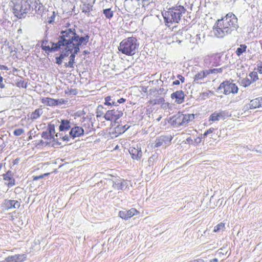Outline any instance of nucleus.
Wrapping results in <instances>:
<instances>
[{"mask_svg":"<svg viewBox=\"0 0 262 262\" xmlns=\"http://www.w3.org/2000/svg\"><path fill=\"white\" fill-rule=\"evenodd\" d=\"M62 41H64L61 49L65 50L67 57L70 55L69 61L65 63L66 67L74 68L75 55L79 51V47L86 45L89 41V36L80 37L76 33L75 29L71 28L69 34H65Z\"/></svg>","mask_w":262,"mask_h":262,"instance_id":"f257e3e1","label":"nucleus"},{"mask_svg":"<svg viewBox=\"0 0 262 262\" xmlns=\"http://www.w3.org/2000/svg\"><path fill=\"white\" fill-rule=\"evenodd\" d=\"M237 18L232 13H229L221 19H218L213 28L214 35L217 38H223L238 28Z\"/></svg>","mask_w":262,"mask_h":262,"instance_id":"f03ea898","label":"nucleus"},{"mask_svg":"<svg viewBox=\"0 0 262 262\" xmlns=\"http://www.w3.org/2000/svg\"><path fill=\"white\" fill-rule=\"evenodd\" d=\"M186 11L184 7L179 4L168 9L163 13L166 25L170 27L173 23H178Z\"/></svg>","mask_w":262,"mask_h":262,"instance_id":"7ed1b4c3","label":"nucleus"},{"mask_svg":"<svg viewBox=\"0 0 262 262\" xmlns=\"http://www.w3.org/2000/svg\"><path fill=\"white\" fill-rule=\"evenodd\" d=\"M139 46L137 39L135 37H130L122 40L118 49L124 54L133 56L137 52Z\"/></svg>","mask_w":262,"mask_h":262,"instance_id":"20e7f679","label":"nucleus"},{"mask_svg":"<svg viewBox=\"0 0 262 262\" xmlns=\"http://www.w3.org/2000/svg\"><path fill=\"white\" fill-rule=\"evenodd\" d=\"M31 0H18L12 1L13 11L15 16L19 18H24L26 14L31 12Z\"/></svg>","mask_w":262,"mask_h":262,"instance_id":"39448f33","label":"nucleus"},{"mask_svg":"<svg viewBox=\"0 0 262 262\" xmlns=\"http://www.w3.org/2000/svg\"><path fill=\"white\" fill-rule=\"evenodd\" d=\"M71 30V28H66L64 29H62L59 35L58 42L57 43H52L51 47H50L49 45H47V41H43L41 46L42 49L46 52H51L56 51L58 49H61L64 43V41H62V39H63V37H64L65 34H69Z\"/></svg>","mask_w":262,"mask_h":262,"instance_id":"423d86ee","label":"nucleus"},{"mask_svg":"<svg viewBox=\"0 0 262 262\" xmlns=\"http://www.w3.org/2000/svg\"><path fill=\"white\" fill-rule=\"evenodd\" d=\"M194 118L193 114H179L175 116L173 122L177 126L186 125L190 121L192 120Z\"/></svg>","mask_w":262,"mask_h":262,"instance_id":"0eeeda50","label":"nucleus"},{"mask_svg":"<svg viewBox=\"0 0 262 262\" xmlns=\"http://www.w3.org/2000/svg\"><path fill=\"white\" fill-rule=\"evenodd\" d=\"M219 89L224 90V93L225 95H228L230 93H236L238 91V88L235 83L231 82L229 81H224L222 83Z\"/></svg>","mask_w":262,"mask_h":262,"instance_id":"6e6552de","label":"nucleus"},{"mask_svg":"<svg viewBox=\"0 0 262 262\" xmlns=\"http://www.w3.org/2000/svg\"><path fill=\"white\" fill-rule=\"evenodd\" d=\"M123 115V113L118 110H112L107 111L104 115V118L108 121H116Z\"/></svg>","mask_w":262,"mask_h":262,"instance_id":"1a4fd4ad","label":"nucleus"},{"mask_svg":"<svg viewBox=\"0 0 262 262\" xmlns=\"http://www.w3.org/2000/svg\"><path fill=\"white\" fill-rule=\"evenodd\" d=\"M139 213V212L137 211L136 209L131 208L128 210L124 209L123 210L120 211L119 212L118 215L122 219L126 220L132 217L134 215Z\"/></svg>","mask_w":262,"mask_h":262,"instance_id":"9d476101","label":"nucleus"},{"mask_svg":"<svg viewBox=\"0 0 262 262\" xmlns=\"http://www.w3.org/2000/svg\"><path fill=\"white\" fill-rule=\"evenodd\" d=\"M27 258L25 254H15L9 256L4 260V262H23Z\"/></svg>","mask_w":262,"mask_h":262,"instance_id":"9b49d317","label":"nucleus"},{"mask_svg":"<svg viewBox=\"0 0 262 262\" xmlns=\"http://www.w3.org/2000/svg\"><path fill=\"white\" fill-rule=\"evenodd\" d=\"M171 98L174 99V102L181 104L184 101L185 95L182 90L177 91L171 94Z\"/></svg>","mask_w":262,"mask_h":262,"instance_id":"f8f14e48","label":"nucleus"},{"mask_svg":"<svg viewBox=\"0 0 262 262\" xmlns=\"http://www.w3.org/2000/svg\"><path fill=\"white\" fill-rule=\"evenodd\" d=\"M129 152L134 160H139L142 156V152L140 147L137 145V147H130L129 149Z\"/></svg>","mask_w":262,"mask_h":262,"instance_id":"ddd939ff","label":"nucleus"},{"mask_svg":"<svg viewBox=\"0 0 262 262\" xmlns=\"http://www.w3.org/2000/svg\"><path fill=\"white\" fill-rule=\"evenodd\" d=\"M3 207L5 210L11 208H18L20 203L17 201L5 200L3 204Z\"/></svg>","mask_w":262,"mask_h":262,"instance_id":"4468645a","label":"nucleus"},{"mask_svg":"<svg viewBox=\"0 0 262 262\" xmlns=\"http://www.w3.org/2000/svg\"><path fill=\"white\" fill-rule=\"evenodd\" d=\"M217 55L215 54H209L206 56L204 58V63L206 66H214L216 64Z\"/></svg>","mask_w":262,"mask_h":262,"instance_id":"2eb2a0df","label":"nucleus"},{"mask_svg":"<svg viewBox=\"0 0 262 262\" xmlns=\"http://www.w3.org/2000/svg\"><path fill=\"white\" fill-rule=\"evenodd\" d=\"M227 116V113L224 111L215 112L210 116L209 121H217L221 119H224Z\"/></svg>","mask_w":262,"mask_h":262,"instance_id":"dca6fc26","label":"nucleus"},{"mask_svg":"<svg viewBox=\"0 0 262 262\" xmlns=\"http://www.w3.org/2000/svg\"><path fill=\"white\" fill-rule=\"evenodd\" d=\"M84 134L83 129L79 126H74L71 127L70 135L73 138L78 137L83 135Z\"/></svg>","mask_w":262,"mask_h":262,"instance_id":"f3484780","label":"nucleus"},{"mask_svg":"<svg viewBox=\"0 0 262 262\" xmlns=\"http://www.w3.org/2000/svg\"><path fill=\"white\" fill-rule=\"evenodd\" d=\"M31 12L35 10L36 12L40 13L43 10L42 4L38 0H31Z\"/></svg>","mask_w":262,"mask_h":262,"instance_id":"a211bd4d","label":"nucleus"},{"mask_svg":"<svg viewBox=\"0 0 262 262\" xmlns=\"http://www.w3.org/2000/svg\"><path fill=\"white\" fill-rule=\"evenodd\" d=\"M63 101L62 99L55 100L51 98L45 97L41 99V102L43 104L49 106H55L58 103H61V101Z\"/></svg>","mask_w":262,"mask_h":262,"instance_id":"6ab92c4d","label":"nucleus"},{"mask_svg":"<svg viewBox=\"0 0 262 262\" xmlns=\"http://www.w3.org/2000/svg\"><path fill=\"white\" fill-rule=\"evenodd\" d=\"M262 105V97H258L250 101L248 104L250 109H255L259 107Z\"/></svg>","mask_w":262,"mask_h":262,"instance_id":"aec40b11","label":"nucleus"},{"mask_svg":"<svg viewBox=\"0 0 262 262\" xmlns=\"http://www.w3.org/2000/svg\"><path fill=\"white\" fill-rule=\"evenodd\" d=\"M168 138L166 136H161L160 138L157 139L155 141V147H159L161 146H166L167 144H169L170 141H167Z\"/></svg>","mask_w":262,"mask_h":262,"instance_id":"412c9836","label":"nucleus"},{"mask_svg":"<svg viewBox=\"0 0 262 262\" xmlns=\"http://www.w3.org/2000/svg\"><path fill=\"white\" fill-rule=\"evenodd\" d=\"M71 128L70 122L68 120H62L59 126L60 131H67Z\"/></svg>","mask_w":262,"mask_h":262,"instance_id":"4be33fe9","label":"nucleus"},{"mask_svg":"<svg viewBox=\"0 0 262 262\" xmlns=\"http://www.w3.org/2000/svg\"><path fill=\"white\" fill-rule=\"evenodd\" d=\"M208 75V73L207 72V70L202 71L196 74H195L194 76V81H198L199 80H201L204 78L206 77Z\"/></svg>","mask_w":262,"mask_h":262,"instance_id":"5701e85b","label":"nucleus"},{"mask_svg":"<svg viewBox=\"0 0 262 262\" xmlns=\"http://www.w3.org/2000/svg\"><path fill=\"white\" fill-rule=\"evenodd\" d=\"M134 0H125V6L126 8V10L129 12H132L135 9V7H133L132 5V2ZM139 0H136V1H138Z\"/></svg>","mask_w":262,"mask_h":262,"instance_id":"b1692460","label":"nucleus"},{"mask_svg":"<svg viewBox=\"0 0 262 262\" xmlns=\"http://www.w3.org/2000/svg\"><path fill=\"white\" fill-rule=\"evenodd\" d=\"M225 229V224L224 223H220L217 225H216L213 230V232H220L223 231Z\"/></svg>","mask_w":262,"mask_h":262,"instance_id":"393cba45","label":"nucleus"},{"mask_svg":"<svg viewBox=\"0 0 262 262\" xmlns=\"http://www.w3.org/2000/svg\"><path fill=\"white\" fill-rule=\"evenodd\" d=\"M42 114V111L41 109H36L31 114L30 118L33 120L36 119L38 118Z\"/></svg>","mask_w":262,"mask_h":262,"instance_id":"a878e982","label":"nucleus"},{"mask_svg":"<svg viewBox=\"0 0 262 262\" xmlns=\"http://www.w3.org/2000/svg\"><path fill=\"white\" fill-rule=\"evenodd\" d=\"M103 13L107 19H111L114 15V12L111 8L105 9L103 10Z\"/></svg>","mask_w":262,"mask_h":262,"instance_id":"bb28decb","label":"nucleus"},{"mask_svg":"<svg viewBox=\"0 0 262 262\" xmlns=\"http://www.w3.org/2000/svg\"><path fill=\"white\" fill-rule=\"evenodd\" d=\"M62 51L60 54V55L56 58V63L58 64H61L63 60H64L65 57H67V54L65 53V50L64 49H62Z\"/></svg>","mask_w":262,"mask_h":262,"instance_id":"cd10ccee","label":"nucleus"},{"mask_svg":"<svg viewBox=\"0 0 262 262\" xmlns=\"http://www.w3.org/2000/svg\"><path fill=\"white\" fill-rule=\"evenodd\" d=\"M247 46L245 45H241L240 47L236 49V54L239 56L246 51Z\"/></svg>","mask_w":262,"mask_h":262,"instance_id":"c85d7f7f","label":"nucleus"},{"mask_svg":"<svg viewBox=\"0 0 262 262\" xmlns=\"http://www.w3.org/2000/svg\"><path fill=\"white\" fill-rule=\"evenodd\" d=\"M42 138L45 139L49 140L51 141V140L53 139V141L55 140L54 136H52L51 133H49L48 131L43 132L41 135Z\"/></svg>","mask_w":262,"mask_h":262,"instance_id":"c756f323","label":"nucleus"},{"mask_svg":"<svg viewBox=\"0 0 262 262\" xmlns=\"http://www.w3.org/2000/svg\"><path fill=\"white\" fill-rule=\"evenodd\" d=\"M105 105L117 106V103L112 100L111 96H107L105 98Z\"/></svg>","mask_w":262,"mask_h":262,"instance_id":"7c9ffc66","label":"nucleus"},{"mask_svg":"<svg viewBox=\"0 0 262 262\" xmlns=\"http://www.w3.org/2000/svg\"><path fill=\"white\" fill-rule=\"evenodd\" d=\"M48 132L49 133H51V135H52V136H54V137H58V135L57 134L55 135V126H54V124H50L48 125Z\"/></svg>","mask_w":262,"mask_h":262,"instance_id":"2f4dec72","label":"nucleus"},{"mask_svg":"<svg viewBox=\"0 0 262 262\" xmlns=\"http://www.w3.org/2000/svg\"><path fill=\"white\" fill-rule=\"evenodd\" d=\"M190 42L193 43L199 44L201 42L200 34H196L193 38L190 39Z\"/></svg>","mask_w":262,"mask_h":262,"instance_id":"473e14b6","label":"nucleus"},{"mask_svg":"<svg viewBox=\"0 0 262 262\" xmlns=\"http://www.w3.org/2000/svg\"><path fill=\"white\" fill-rule=\"evenodd\" d=\"M120 179H116L115 180L113 181V187L117 190H120V184H121Z\"/></svg>","mask_w":262,"mask_h":262,"instance_id":"72a5a7b5","label":"nucleus"},{"mask_svg":"<svg viewBox=\"0 0 262 262\" xmlns=\"http://www.w3.org/2000/svg\"><path fill=\"white\" fill-rule=\"evenodd\" d=\"M56 17L55 12L54 11L52 12V14L51 16L48 17L47 19V22L49 24H52L54 22L55 18Z\"/></svg>","mask_w":262,"mask_h":262,"instance_id":"f704fd0d","label":"nucleus"},{"mask_svg":"<svg viewBox=\"0 0 262 262\" xmlns=\"http://www.w3.org/2000/svg\"><path fill=\"white\" fill-rule=\"evenodd\" d=\"M208 75L210 74H217L218 73H221L223 71L222 68L213 69L207 70Z\"/></svg>","mask_w":262,"mask_h":262,"instance_id":"c9c22d12","label":"nucleus"},{"mask_svg":"<svg viewBox=\"0 0 262 262\" xmlns=\"http://www.w3.org/2000/svg\"><path fill=\"white\" fill-rule=\"evenodd\" d=\"M212 94L213 93L211 91L208 90L206 92L201 93V95L202 98L205 99L206 98L209 97L210 95H212Z\"/></svg>","mask_w":262,"mask_h":262,"instance_id":"e433bc0d","label":"nucleus"},{"mask_svg":"<svg viewBox=\"0 0 262 262\" xmlns=\"http://www.w3.org/2000/svg\"><path fill=\"white\" fill-rule=\"evenodd\" d=\"M128 186V182L127 181L121 180V184H120V190H124Z\"/></svg>","mask_w":262,"mask_h":262,"instance_id":"4c0bfd02","label":"nucleus"},{"mask_svg":"<svg viewBox=\"0 0 262 262\" xmlns=\"http://www.w3.org/2000/svg\"><path fill=\"white\" fill-rule=\"evenodd\" d=\"M152 3V0H142V6L145 9H148V6Z\"/></svg>","mask_w":262,"mask_h":262,"instance_id":"58836bf2","label":"nucleus"},{"mask_svg":"<svg viewBox=\"0 0 262 262\" xmlns=\"http://www.w3.org/2000/svg\"><path fill=\"white\" fill-rule=\"evenodd\" d=\"M24 129L23 128H17L14 130L13 134L16 136H19L24 133Z\"/></svg>","mask_w":262,"mask_h":262,"instance_id":"ea45409f","label":"nucleus"},{"mask_svg":"<svg viewBox=\"0 0 262 262\" xmlns=\"http://www.w3.org/2000/svg\"><path fill=\"white\" fill-rule=\"evenodd\" d=\"M249 76L252 78H253V81H255L256 79H257V73L256 72H252L249 74Z\"/></svg>","mask_w":262,"mask_h":262,"instance_id":"a19ab883","label":"nucleus"},{"mask_svg":"<svg viewBox=\"0 0 262 262\" xmlns=\"http://www.w3.org/2000/svg\"><path fill=\"white\" fill-rule=\"evenodd\" d=\"M244 81L245 82L244 83L243 82V83L245 84V86L249 85L251 83V80H249V79H245V80H244Z\"/></svg>","mask_w":262,"mask_h":262,"instance_id":"79ce46f5","label":"nucleus"},{"mask_svg":"<svg viewBox=\"0 0 262 262\" xmlns=\"http://www.w3.org/2000/svg\"><path fill=\"white\" fill-rule=\"evenodd\" d=\"M186 142L189 144H194L193 140H192L190 137H188L186 139Z\"/></svg>","mask_w":262,"mask_h":262,"instance_id":"37998d69","label":"nucleus"},{"mask_svg":"<svg viewBox=\"0 0 262 262\" xmlns=\"http://www.w3.org/2000/svg\"><path fill=\"white\" fill-rule=\"evenodd\" d=\"M126 100L123 98H121L119 99H118L117 100V102H116L117 103V105H118V103H124V102H125Z\"/></svg>","mask_w":262,"mask_h":262,"instance_id":"c03bdc74","label":"nucleus"},{"mask_svg":"<svg viewBox=\"0 0 262 262\" xmlns=\"http://www.w3.org/2000/svg\"><path fill=\"white\" fill-rule=\"evenodd\" d=\"M202 137H197L193 140L194 142H195L196 144L199 143L202 141Z\"/></svg>","mask_w":262,"mask_h":262,"instance_id":"a18cd8bd","label":"nucleus"},{"mask_svg":"<svg viewBox=\"0 0 262 262\" xmlns=\"http://www.w3.org/2000/svg\"><path fill=\"white\" fill-rule=\"evenodd\" d=\"M0 70H8V67L4 65H0Z\"/></svg>","mask_w":262,"mask_h":262,"instance_id":"49530a36","label":"nucleus"},{"mask_svg":"<svg viewBox=\"0 0 262 262\" xmlns=\"http://www.w3.org/2000/svg\"><path fill=\"white\" fill-rule=\"evenodd\" d=\"M214 130V128H210L209 129H208L206 132H207V134H211L213 132Z\"/></svg>","mask_w":262,"mask_h":262,"instance_id":"de8ad7c7","label":"nucleus"},{"mask_svg":"<svg viewBox=\"0 0 262 262\" xmlns=\"http://www.w3.org/2000/svg\"><path fill=\"white\" fill-rule=\"evenodd\" d=\"M178 78L182 82L184 81L185 78L182 75H179Z\"/></svg>","mask_w":262,"mask_h":262,"instance_id":"09e8293b","label":"nucleus"},{"mask_svg":"<svg viewBox=\"0 0 262 262\" xmlns=\"http://www.w3.org/2000/svg\"><path fill=\"white\" fill-rule=\"evenodd\" d=\"M193 262H205V261L203 259L200 258V259L193 260Z\"/></svg>","mask_w":262,"mask_h":262,"instance_id":"8fccbe9b","label":"nucleus"},{"mask_svg":"<svg viewBox=\"0 0 262 262\" xmlns=\"http://www.w3.org/2000/svg\"><path fill=\"white\" fill-rule=\"evenodd\" d=\"M180 84V81L178 80H176L173 82V85H179Z\"/></svg>","mask_w":262,"mask_h":262,"instance_id":"3c124183","label":"nucleus"},{"mask_svg":"<svg viewBox=\"0 0 262 262\" xmlns=\"http://www.w3.org/2000/svg\"><path fill=\"white\" fill-rule=\"evenodd\" d=\"M258 71L260 73L262 74V66L258 67Z\"/></svg>","mask_w":262,"mask_h":262,"instance_id":"603ef678","label":"nucleus"},{"mask_svg":"<svg viewBox=\"0 0 262 262\" xmlns=\"http://www.w3.org/2000/svg\"><path fill=\"white\" fill-rule=\"evenodd\" d=\"M217 261H218V259L215 258L214 259L210 260L209 262H217Z\"/></svg>","mask_w":262,"mask_h":262,"instance_id":"864d4df0","label":"nucleus"},{"mask_svg":"<svg viewBox=\"0 0 262 262\" xmlns=\"http://www.w3.org/2000/svg\"><path fill=\"white\" fill-rule=\"evenodd\" d=\"M21 86L23 88H26L27 87V84L26 83H24V82L22 83V84H21Z\"/></svg>","mask_w":262,"mask_h":262,"instance_id":"5fc2aeb1","label":"nucleus"},{"mask_svg":"<svg viewBox=\"0 0 262 262\" xmlns=\"http://www.w3.org/2000/svg\"><path fill=\"white\" fill-rule=\"evenodd\" d=\"M208 134H207V132H206L201 137H203V138H205L206 137Z\"/></svg>","mask_w":262,"mask_h":262,"instance_id":"6e6d98bb","label":"nucleus"},{"mask_svg":"<svg viewBox=\"0 0 262 262\" xmlns=\"http://www.w3.org/2000/svg\"><path fill=\"white\" fill-rule=\"evenodd\" d=\"M255 151L257 152L262 153L261 149H257V148L255 149Z\"/></svg>","mask_w":262,"mask_h":262,"instance_id":"4d7b16f0","label":"nucleus"},{"mask_svg":"<svg viewBox=\"0 0 262 262\" xmlns=\"http://www.w3.org/2000/svg\"><path fill=\"white\" fill-rule=\"evenodd\" d=\"M42 178V176H40L38 177H35V178H34V180H37V179H39V178Z\"/></svg>","mask_w":262,"mask_h":262,"instance_id":"13d9d810","label":"nucleus"},{"mask_svg":"<svg viewBox=\"0 0 262 262\" xmlns=\"http://www.w3.org/2000/svg\"><path fill=\"white\" fill-rule=\"evenodd\" d=\"M68 137L64 136V137H63V140H68Z\"/></svg>","mask_w":262,"mask_h":262,"instance_id":"bf43d9fd","label":"nucleus"},{"mask_svg":"<svg viewBox=\"0 0 262 262\" xmlns=\"http://www.w3.org/2000/svg\"><path fill=\"white\" fill-rule=\"evenodd\" d=\"M160 119H161V117H159V118L157 119V120L159 121H160Z\"/></svg>","mask_w":262,"mask_h":262,"instance_id":"052dcab7","label":"nucleus"},{"mask_svg":"<svg viewBox=\"0 0 262 262\" xmlns=\"http://www.w3.org/2000/svg\"><path fill=\"white\" fill-rule=\"evenodd\" d=\"M13 0H11V3H12V1H13ZM14 2H16V1H17L18 0H14Z\"/></svg>","mask_w":262,"mask_h":262,"instance_id":"680f3d73","label":"nucleus"},{"mask_svg":"<svg viewBox=\"0 0 262 262\" xmlns=\"http://www.w3.org/2000/svg\"><path fill=\"white\" fill-rule=\"evenodd\" d=\"M171 2H173V1H175V0H169Z\"/></svg>","mask_w":262,"mask_h":262,"instance_id":"e2e57ef3","label":"nucleus"}]
</instances>
